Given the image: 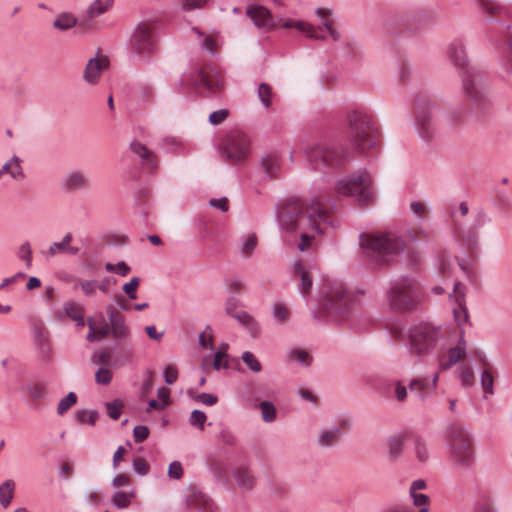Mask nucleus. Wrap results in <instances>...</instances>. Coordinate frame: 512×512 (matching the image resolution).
Returning <instances> with one entry per match:
<instances>
[{
	"mask_svg": "<svg viewBox=\"0 0 512 512\" xmlns=\"http://www.w3.org/2000/svg\"><path fill=\"white\" fill-rule=\"evenodd\" d=\"M134 472L139 476H145L150 471V465L142 457H136L132 460Z\"/></svg>",
	"mask_w": 512,
	"mask_h": 512,
	"instance_id": "57",
	"label": "nucleus"
},
{
	"mask_svg": "<svg viewBox=\"0 0 512 512\" xmlns=\"http://www.w3.org/2000/svg\"><path fill=\"white\" fill-rule=\"evenodd\" d=\"M261 416L264 422L272 423L276 419V408L271 401H262L259 404Z\"/></svg>",
	"mask_w": 512,
	"mask_h": 512,
	"instance_id": "43",
	"label": "nucleus"
},
{
	"mask_svg": "<svg viewBox=\"0 0 512 512\" xmlns=\"http://www.w3.org/2000/svg\"><path fill=\"white\" fill-rule=\"evenodd\" d=\"M394 25L403 27L409 32H417L431 22L430 15L423 10L397 13L392 17Z\"/></svg>",
	"mask_w": 512,
	"mask_h": 512,
	"instance_id": "15",
	"label": "nucleus"
},
{
	"mask_svg": "<svg viewBox=\"0 0 512 512\" xmlns=\"http://www.w3.org/2000/svg\"><path fill=\"white\" fill-rule=\"evenodd\" d=\"M414 452L417 460L421 463H424L429 459L428 443L423 437L415 436Z\"/></svg>",
	"mask_w": 512,
	"mask_h": 512,
	"instance_id": "37",
	"label": "nucleus"
},
{
	"mask_svg": "<svg viewBox=\"0 0 512 512\" xmlns=\"http://www.w3.org/2000/svg\"><path fill=\"white\" fill-rule=\"evenodd\" d=\"M408 346L411 355L421 362L435 363L440 371L449 370L466 355L463 329L458 341L451 343L441 327L428 322L410 327Z\"/></svg>",
	"mask_w": 512,
	"mask_h": 512,
	"instance_id": "1",
	"label": "nucleus"
},
{
	"mask_svg": "<svg viewBox=\"0 0 512 512\" xmlns=\"http://www.w3.org/2000/svg\"><path fill=\"white\" fill-rule=\"evenodd\" d=\"M481 386L486 394H494V377L488 370H483L481 373Z\"/></svg>",
	"mask_w": 512,
	"mask_h": 512,
	"instance_id": "54",
	"label": "nucleus"
},
{
	"mask_svg": "<svg viewBox=\"0 0 512 512\" xmlns=\"http://www.w3.org/2000/svg\"><path fill=\"white\" fill-rule=\"evenodd\" d=\"M272 314L278 323H283L289 317V310L285 304L278 302L273 305Z\"/></svg>",
	"mask_w": 512,
	"mask_h": 512,
	"instance_id": "55",
	"label": "nucleus"
},
{
	"mask_svg": "<svg viewBox=\"0 0 512 512\" xmlns=\"http://www.w3.org/2000/svg\"><path fill=\"white\" fill-rule=\"evenodd\" d=\"M488 221L487 215L483 211H478L475 215L474 222L467 232L463 235L464 243L471 249L476 250L478 247V230L482 228Z\"/></svg>",
	"mask_w": 512,
	"mask_h": 512,
	"instance_id": "23",
	"label": "nucleus"
},
{
	"mask_svg": "<svg viewBox=\"0 0 512 512\" xmlns=\"http://www.w3.org/2000/svg\"><path fill=\"white\" fill-rule=\"evenodd\" d=\"M276 218L281 230L300 233V251L306 249L315 234L324 233L325 226H334L318 199H313L310 204L298 198L287 199L276 208Z\"/></svg>",
	"mask_w": 512,
	"mask_h": 512,
	"instance_id": "2",
	"label": "nucleus"
},
{
	"mask_svg": "<svg viewBox=\"0 0 512 512\" xmlns=\"http://www.w3.org/2000/svg\"><path fill=\"white\" fill-rule=\"evenodd\" d=\"M457 375L464 387H470L474 384L475 378L473 370L467 364H462L458 367Z\"/></svg>",
	"mask_w": 512,
	"mask_h": 512,
	"instance_id": "39",
	"label": "nucleus"
},
{
	"mask_svg": "<svg viewBox=\"0 0 512 512\" xmlns=\"http://www.w3.org/2000/svg\"><path fill=\"white\" fill-rule=\"evenodd\" d=\"M258 97L263 106L269 108L272 102V88L266 83H261L258 87Z\"/></svg>",
	"mask_w": 512,
	"mask_h": 512,
	"instance_id": "52",
	"label": "nucleus"
},
{
	"mask_svg": "<svg viewBox=\"0 0 512 512\" xmlns=\"http://www.w3.org/2000/svg\"><path fill=\"white\" fill-rule=\"evenodd\" d=\"M234 478L240 489L249 491L255 485V478L247 468H239L234 472Z\"/></svg>",
	"mask_w": 512,
	"mask_h": 512,
	"instance_id": "31",
	"label": "nucleus"
},
{
	"mask_svg": "<svg viewBox=\"0 0 512 512\" xmlns=\"http://www.w3.org/2000/svg\"><path fill=\"white\" fill-rule=\"evenodd\" d=\"M136 496L134 488L129 491L116 490L111 496V502L115 508L122 510L128 508Z\"/></svg>",
	"mask_w": 512,
	"mask_h": 512,
	"instance_id": "29",
	"label": "nucleus"
},
{
	"mask_svg": "<svg viewBox=\"0 0 512 512\" xmlns=\"http://www.w3.org/2000/svg\"><path fill=\"white\" fill-rule=\"evenodd\" d=\"M228 116H229V111L227 109H225V108L219 109V110L213 111L209 115V122H210V124L216 126V125H219L222 122H224Z\"/></svg>",
	"mask_w": 512,
	"mask_h": 512,
	"instance_id": "61",
	"label": "nucleus"
},
{
	"mask_svg": "<svg viewBox=\"0 0 512 512\" xmlns=\"http://www.w3.org/2000/svg\"><path fill=\"white\" fill-rule=\"evenodd\" d=\"M77 24V18L69 13H61L53 21V27L60 31H66Z\"/></svg>",
	"mask_w": 512,
	"mask_h": 512,
	"instance_id": "36",
	"label": "nucleus"
},
{
	"mask_svg": "<svg viewBox=\"0 0 512 512\" xmlns=\"http://www.w3.org/2000/svg\"><path fill=\"white\" fill-rule=\"evenodd\" d=\"M347 135L352 148L365 153L377 145L379 131L372 116L364 108H355L346 116Z\"/></svg>",
	"mask_w": 512,
	"mask_h": 512,
	"instance_id": "5",
	"label": "nucleus"
},
{
	"mask_svg": "<svg viewBox=\"0 0 512 512\" xmlns=\"http://www.w3.org/2000/svg\"><path fill=\"white\" fill-rule=\"evenodd\" d=\"M294 273L299 276V292L305 297L312 287V279L301 262L294 264Z\"/></svg>",
	"mask_w": 512,
	"mask_h": 512,
	"instance_id": "32",
	"label": "nucleus"
},
{
	"mask_svg": "<svg viewBox=\"0 0 512 512\" xmlns=\"http://www.w3.org/2000/svg\"><path fill=\"white\" fill-rule=\"evenodd\" d=\"M113 2L114 0H94L87 8L85 17L89 20L99 17L112 7Z\"/></svg>",
	"mask_w": 512,
	"mask_h": 512,
	"instance_id": "30",
	"label": "nucleus"
},
{
	"mask_svg": "<svg viewBox=\"0 0 512 512\" xmlns=\"http://www.w3.org/2000/svg\"><path fill=\"white\" fill-rule=\"evenodd\" d=\"M288 358L291 361H296L302 366H309L312 358L306 350L303 349H292L288 352Z\"/></svg>",
	"mask_w": 512,
	"mask_h": 512,
	"instance_id": "42",
	"label": "nucleus"
},
{
	"mask_svg": "<svg viewBox=\"0 0 512 512\" xmlns=\"http://www.w3.org/2000/svg\"><path fill=\"white\" fill-rule=\"evenodd\" d=\"M75 281L74 289L80 288L86 296H92L98 287L96 280H81L79 278H73Z\"/></svg>",
	"mask_w": 512,
	"mask_h": 512,
	"instance_id": "44",
	"label": "nucleus"
},
{
	"mask_svg": "<svg viewBox=\"0 0 512 512\" xmlns=\"http://www.w3.org/2000/svg\"><path fill=\"white\" fill-rule=\"evenodd\" d=\"M317 17L322 21L323 27L326 29L330 37L337 41L340 38V34L337 30L332 27L333 20L329 18L331 11L325 8H317L315 11Z\"/></svg>",
	"mask_w": 512,
	"mask_h": 512,
	"instance_id": "33",
	"label": "nucleus"
},
{
	"mask_svg": "<svg viewBox=\"0 0 512 512\" xmlns=\"http://www.w3.org/2000/svg\"><path fill=\"white\" fill-rule=\"evenodd\" d=\"M404 449V440L401 436L392 437L388 440V454L390 458H398Z\"/></svg>",
	"mask_w": 512,
	"mask_h": 512,
	"instance_id": "41",
	"label": "nucleus"
},
{
	"mask_svg": "<svg viewBox=\"0 0 512 512\" xmlns=\"http://www.w3.org/2000/svg\"><path fill=\"white\" fill-rule=\"evenodd\" d=\"M168 476L172 479L178 480L183 476V467L179 461H173L168 468Z\"/></svg>",
	"mask_w": 512,
	"mask_h": 512,
	"instance_id": "64",
	"label": "nucleus"
},
{
	"mask_svg": "<svg viewBox=\"0 0 512 512\" xmlns=\"http://www.w3.org/2000/svg\"><path fill=\"white\" fill-rule=\"evenodd\" d=\"M282 27L285 29L294 28L308 36L312 39H325L326 36L324 34L323 28L321 26H313L305 21H297V20H286L282 23Z\"/></svg>",
	"mask_w": 512,
	"mask_h": 512,
	"instance_id": "25",
	"label": "nucleus"
},
{
	"mask_svg": "<svg viewBox=\"0 0 512 512\" xmlns=\"http://www.w3.org/2000/svg\"><path fill=\"white\" fill-rule=\"evenodd\" d=\"M29 395L34 400H41L48 396L47 385L42 382H31L27 385Z\"/></svg>",
	"mask_w": 512,
	"mask_h": 512,
	"instance_id": "38",
	"label": "nucleus"
},
{
	"mask_svg": "<svg viewBox=\"0 0 512 512\" xmlns=\"http://www.w3.org/2000/svg\"><path fill=\"white\" fill-rule=\"evenodd\" d=\"M232 317L236 319L239 323L245 326L251 333L253 337H255L259 332V325L255 321V319L246 311H239L235 314H232Z\"/></svg>",
	"mask_w": 512,
	"mask_h": 512,
	"instance_id": "35",
	"label": "nucleus"
},
{
	"mask_svg": "<svg viewBox=\"0 0 512 512\" xmlns=\"http://www.w3.org/2000/svg\"><path fill=\"white\" fill-rule=\"evenodd\" d=\"M362 291H351L339 279H325L320 290L319 314L327 321H344L358 303Z\"/></svg>",
	"mask_w": 512,
	"mask_h": 512,
	"instance_id": "3",
	"label": "nucleus"
},
{
	"mask_svg": "<svg viewBox=\"0 0 512 512\" xmlns=\"http://www.w3.org/2000/svg\"><path fill=\"white\" fill-rule=\"evenodd\" d=\"M122 407L123 403L120 399H115L112 402L106 403L107 415L113 420H118L122 413Z\"/></svg>",
	"mask_w": 512,
	"mask_h": 512,
	"instance_id": "53",
	"label": "nucleus"
},
{
	"mask_svg": "<svg viewBox=\"0 0 512 512\" xmlns=\"http://www.w3.org/2000/svg\"><path fill=\"white\" fill-rule=\"evenodd\" d=\"M163 377L166 384L171 385L178 378V370L174 365H167L163 371Z\"/></svg>",
	"mask_w": 512,
	"mask_h": 512,
	"instance_id": "62",
	"label": "nucleus"
},
{
	"mask_svg": "<svg viewBox=\"0 0 512 512\" xmlns=\"http://www.w3.org/2000/svg\"><path fill=\"white\" fill-rule=\"evenodd\" d=\"M440 372L439 367H437V370L433 373L431 380H428L427 378L411 380L409 383L410 391L418 393L420 398L424 399L427 393L436 389Z\"/></svg>",
	"mask_w": 512,
	"mask_h": 512,
	"instance_id": "24",
	"label": "nucleus"
},
{
	"mask_svg": "<svg viewBox=\"0 0 512 512\" xmlns=\"http://www.w3.org/2000/svg\"><path fill=\"white\" fill-rule=\"evenodd\" d=\"M129 47L132 53L139 56L154 53L157 48L154 25L148 21L138 23L129 39Z\"/></svg>",
	"mask_w": 512,
	"mask_h": 512,
	"instance_id": "13",
	"label": "nucleus"
},
{
	"mask_svg": "<svg viewBox=\"0 0 512 512\" xmlns=\"http://www.w3.org/2000/svg\"><path fill=\"white\" fill-rule=\"evenodd\" d=\"M112 380V372L109 368L100 367L95 373V381L97 384L108 385Z\"/></svg>",
	"mask_w": 512,
	"mask_h": 512,
	"instance_id": "60",
	"label": "nucleus"
},
{
	"mask_svg": "<svg viewBox=\"0 0 512 512\" xmlns=\"http://www.w3.org/2000/svg\"><path fill=\"white\" fill-rule=\"evenodd\" d=\"M359 240L363 255L375 264L390 262L404 249L403 241L393 233H362Z\"/></svg>",
	"mask_w": 512,
	"mask_h": 512,
	"instance_id": "7",
	"label": "nucleus"
},
{
	"mask_svg": "<svg viewBox=\"0 0 512 512\" xmlns=\"http://www.w3.org/2000/svg\"><path fill=\"white\" fill-rule=\"evenodd\" d=\"M261 164L265 169V172L269 178L275 176V173L279 167V162L276 157L272 155H267L262 158Z\"/></svg>",
	"mask_w": 512,
	"mask_h": 512,
	"instance_id": "49",
	"label": "nucleus"
},
{
	"mask_svg": "<svg viewBox=\"0 0 512 512\" xmlns=\"http://www.w3.org/2000/svg\"><path fill=\"white\" fill-rule=\"evenodd\" d=\"M349 427L350 425L347 420H341L339 422V426H331L321 429L317 437V444L323 448L332 447L342 436V429H349Z\"/></svg>",
	"mask_w": 512,
	"mask_h": 512,
	"instance_id": "19",
	"label": "nucleus"
},
{
	"mask_svg": "<svg viewBox=\"0 0 512 512\" xmlns=\"http://www.w3.org/2000/svg\"><path fill=\"white\" fill-rule=\"evenodd\" d=\"M410 497L413 500V504L419 508V512L428 511L429 497L424 493H410Z\"/></svg>",
	"mask_w": 512,
	"mask_h": 512,
	"instance_id": "56",
	"label": "nucleus"
},
{
	"mask_svg": "<svg viewBox=\"0 0 512 512\" xmlns=\"http://www.w3.org/2000/svg\"><path fill=\"white\" fill-rule=\"evenodd\" d=\"M89 186L87 175L80 170L69 171L62 179V187L69 191L83 190Z\"/></svg>",
	"mask_w": 512,
	"mask_h": 512,
	"instance_id": "27",
	"label": "nucleus"
},
{
	"mask_svg": "<svg viewBox=\"0 0 512 512\" xmlns=\"http://www.w3.org/2000/svg\"><path fill=\"white\" fill-rule=\"evenodd\" d=\"M73 240L72 233L68 232L66 233L61 241L59 242H53L47 252L46 255L48 257H54L57 254H69V255H77L80 252L79 247H75L71 245V242Z\"/></svg>",
	"mask_w": 512,
	"mask_h": 512,
	"instance_id": "26",
	"label": "nucleus"
},
{
	"mask_svg": "<svg viewBox=\"0 0 512 512\" xmlns=\"http://www.w3.org/2000/svg\"><path fill=\"white\" fill-rule=\"evenodd\" d=\"M22 160L16 156L13 155L11 157V171H10V177L14 180L21 181L25 178V174L23 171V168L21 166Z\"/></svg>",
	"mask_w": 512,
	"mask_h": 512,
	"instance_id": "50",
	"label": "nucleus"
},
{
	"mask_svg": "<svg viewBox=\"0 0 512 512\" xmlns=\"http://www.w3.org/2000/svg\"><path fill=\"white\" fill-rule=\"evenodd\" d=\"M98 416H99L98 412L94 411V410L88 411V410L82 409V410H78L75 413V419L79 423L88 424L91 426H93L96 423Z\"/></svg>",
	"mask_w": 512,
	"mask_h": 512,
	"instance_id": "47",
	"label": "nucleus"
},
{
	"mask_svg": "<svg viewBox=\"0 0 512 512\" xmlns=\"http://www.w3.org/2000/svg\"><path fill=\"white\" fill-rule=\"evenodd\" d=\"M444 445L451 467L456 471H470L476 463V451L471 433L460 423L449 424L444 432Z\"/></svg>",
	"mask_w": 512,
	"mask_h": 512,
	"instance_id": "4",
	"label": "nucleus"
},
{
	"mask_svg": "<svg viewBox=\"0 0 512 512\" xmlns=\"http://www.w3.org/2000/svg\"><path fill=\"white\" fill-rule=\"evenodd\" d=\"M162 149L170 153H180L184 148L183 142L176 137H165L162 140Z\"/></svg>",
	"mask_w": 512,
	"mask_h": 512,
	"instance_id": "40",
	"label": "nucleus"
},
{
	"mask_svg": "<svg viewBox=\"0 0 512 512\" xmlns=\"http://www.w3.org/2000/svg\"><path fill=\"white\" fill-rule=\"evenodd\" d=\"M492 39L501 43L502 60L501 69L502 76L509 78L512 76V30L509 24L497 21L488 29Z\"/></svg>",
	"mask_w": 512,
	"mask_h": 512,
	"instance_id": "14",
	"label": "nucleus"
},
{
	"mask_svg": "<svg viewBox=\"0 0 512 512\" xmlns=\"http://www.w3.org/2000/svg\"><path fill=\"white\" fill-rule=\"evenodd\" d=\"M140 279L133 277L129 282L125 283L122 287L123 292L128 296L129 299L135 300L137 298V288L139 286Z\"/></svg>",
	"mask_w": 512,
	"mask_h": 512,
	"instance_id": "58",
	"label": "nucleus"
},
{
	"mask_svg": "<svg viewBox=\"0 0 512 512\" xmlns=\"http://www.w3.org/2000/svg\"><path fill=\"white\" fill-rule=\"evenodd\" d=\"M423 299L419 283L410 276H402L390 283L386 293L389 308L395 312H410L418 308Z\"/></svg>",
	"mask_w": 512,
	"mask_h": 512,
	"instance_id": "8",
	"label": "nucleus"
},
{
	"mask_svg": "<svg viewBox=\"0 0 512 512\" xmlns=\"http://www.w3.org/2000/svg\"><path fill=\"white\" fill-rule=\"evenodd\" d=\"M83 312V308L74 302H65L63 304L62 312L58 314L59 318L68 317L72 320Z\"/></svg>",
	"mask_w": 512,
	"mask_h": 512,
	"instance_id": "46",
	"label": "nucleus"
},
{
	"mask_svg": "<svg viewBox=\"0 0 512 512\" xmlns=\"http://www.w3.org/2000/svg\"><path fill=\"white\" fill-rule=\"evenodd\" d=\"M149 428L145 425H137L133 429V437L135 442L140 443L146 440L149 436Z\"/></svg>",
	"mask_w": 512,
	"mask_h": 512,
	"instance_id": "63",
	"label": "nucleus"
},
{
	"mask_svg": "<svg viewBox=\"0 0 512 512\" xmlns=\"http://www.w3.org/2000/svg\"><path fill=\"white\" fill-rule=\"evenodd\" d=\"M108 319L111 323V334L115 339H125L130 335L124 316L112 307H107Z\"/></svg>",
	"mask_w": 512,
	"mask_h": 512,
	"instance_id": "22",
	"label": "nucleus"
},
{
	"mask_svg": "<svg viewBox=\"0 0 512 512\" xmlns=\"http://www.w3.org/2000/svg\"><path fill=\"white\" fill-rule=\"evenodd\" d=\"M77 402V395L74 392H69L62 398L57 405V413L63 415Z\"/></svg>",
	"mask_w": 512,
	"mask_h": 512,
	"instance_id": "48",
	"label": "nucleus"
},
{
	"mask_svg": "<svg viewBox=\"0 0 512 512\" xmlns=\"http://www.w3.org/2000/svg\"><path fill=\"white\" fill-rule=\"evenodd\" d=\"M450 299L454 302L452 311L457 324L460 327L466 324L470 325L469 313L465 305L464 286L460 282H456L454 284L453 293L450 294Z\"/></svg>",
	"mask_w": 512,
	"mask_h": 512,
	"instance_id": "18",
	"label": "nucleus"
},
{
	"mask_svg": "<svg viewBox=\"0 0 512 512\" xmlns=\"http://www.w3.org/2000/svg\"><path fill=\"white\" fill-rule=\"evenodd\" d=\"M18 257L25 261V264L28 268L32 265V250L29 242H24L21 244L18 250Z\"/></svg>",
	"mask_w": 512,
	"mask_h": 512,
	"instance_id": "59",
	"label": "nucleus"
},
{
	"mask_svg": "<svg viewBox=\"0 0 512 512\" xmlns=\"http://www.w3.org/2000/svg\"><path fill=\"white\" fill-rule=\"evenodd\" d=\"M480 13L492 24L510 16V8L498 0H476Z\"/></svg>",
	"mask_w": 512,
	"mask_h": 512,
	"instance_id": "16",
	"label": "nucleus"
},
{
	"mask_svg": "<svg viewBox=\"0 0 512 512\" xmlns=\"http://www.w3.org/2000/svg\"><path fill=\"white\" fill-rule=\"evenodd\" d=\"M109 65L106 56L94 57L89 59L83 72V79L88 84H96L102 71Z\"/></svg>",
	"mask_w": 512,
	"mask_h": 512,
	"instance_id": "21",
	"label": "nucleus"
},
{
	"mask_svg": "<svg viewBox=\"0 0 512 512\" xmlns=\"http://www.w3.org/2000/svg\"><path fill=\"white\" fill-rule=\"evenodd\" d=\"M335 189L339 196L351 197L360 206L369 205L375 199L373 181L366 170L338 180Z\"/></svg>",
	"mask_w": 512,
	"mask_h": 512,
	"instance_id": "10",
	"label": "nucleus"
},
{
	"mask_svg": "<svg viewBox=\"0 0 512 512\" xmlns=\"http://www.w3.org/2000/svg\"><path fill=\"white\" fill-rule=\"evenodd\" d=\"M447 55L462 76V87L465 96L473 104L482 102L485 98L482 77L474 68L468 67V59L463 42L453 40L447 49Z\"/></svg>",
	"mask_w": 512,
	"mask_h": 512,
	"instance_id": "6",
	"label": "nucleus"
},
{
	"mask_svg": "<svg viewBox=\"0 0 512 512\" xmlns=\"http://www.w3.org/2000/svg\"><path fill=\"white\" fill-rule=\"evenodd\" d=\"M246 13L257 28L269 30L273 27V17L266 7L258 4H250L246 8Z\"/></svg>",
	"mask_w": 512,
	"mask_h": 512,
	"instance_id": "20",
	"label": "nucleus"
},
{
	"mask_svg": "<svg viewBox=\"0 0 512 512\" xmlns=\"http://www.w3.org/2000/svg\"><path fill=\"white\" fill-rule=\"evenodd\" d=\"M15 482L12 479H7L0 484V504L3 508H7L14 497Z\"/></svg>",
	"mask_w": 512,
	"mask_h": 512,
	"instance_id": "34",
	"label": "nucleus"
},
{
	"mask_svg": "<svg viewBox=\"0 0 512 512\" xmlns=\"http://www.w3.org/2000/svg\"><path fill=\"white\" fill-rule=\"evenodd\" d=\"M183 82L192 86L194 90L200 94L212 91L214 89H222L223 83L219 79H213L203 71L196 70L189 76L182 79Z\"/></svg>",
	"mask_w": 512,
	"mask_h": 512,
	"instance_id": "17",
	"label": "nucleus"
},
{
	"mask_svg": "<svg viewBox=\"0 0 512 512\" xmlns=\"http://www.w3.org/2000/svg\"><path fill=\"white\" fill-rule=\"evenodd\" d=\"M131 151L140 159L141 165L149 170L157 167V160L154 153L139 141H132L130 144Z\"/></svg>",
	"mask_w": 512,
	"mask_h": 512,
	"instance_id": "28",
	"label": "nucleus"
},
{
	"mask_svg": "<svg viewBox=\"0 0 512 512\" xmlns=\"http://www.w3.org/2000/svg\"><path fill=\"white\" fill-rule=\"evenodd\" d=\"M241 359L251 372L259 373L262 371V365L260 361L252 352L244 351L241 355Z\"/></svg>",
	"mask_w": 512,
	"mask_h": 512,
	"instance_id": "45",
	"label": "nucleus"
},
{
	"mask_svg": "<svg viewBox=\"0 0 512 512\" xmlns=\"http://www.w3.org/2000/svg\"><path fill=\"white\" fill-rule=\"evenodd\" d=\"M435 111L436 106L429 97L420 95L415 100V126L419 136L424 140L430 139L435 133Z\"/></svg>",
	"mask_w": 512,
	"mask_h": 512,
	"instance_id": "12",
	"label": "nucleus"
},
{
	"mask_svg": "<svg viewBox=\"0 0 512 512\" xmlns=\"http://www.w3.org/2000/svg\"><path fill=\"white\" fill-rule=\"evenodd\" d=\"M308 164L313 170L339 169L348 161L347 150L329 142H320L304 149Z\"/></svg>",
	"mask_w": 512,
	"mask_h": 512,
	"instance_id": "9",
	"label": "nucleus"
},
{
	"mask_svg": "<svg viewBox=\"0 0 512 512\" xmlns=\"http://www.w3.org/2000/svg\"><path fill=\"white\" fill-rule=\"evenodd\" d=\"M207 416L205 412L199 409H195L191 412L189 417V424L193 427L198 428L199 430H204V425L206 422Z\"/></svg>",
	"mask_w": 512,
	"mask_h": 512,
	"instance_id": "51",
	"label": "nucleus"
},
{
	"mask_svg": "<svg viewBox=\"0 0 512 512\" xmlns=\"http://www.w3.org/2000/svg\"><path fill=\"white\" fill-rule=\"evenodd\" d=\"M220 152L231 164L240 163L250 153V140L243 132L232 130L221 141Z\"/></svg>",
	"mask_w": 512,
	"mask_h": 512,
	"instance_id": "11",
	"label": "nucleus"
}]
</instances>
